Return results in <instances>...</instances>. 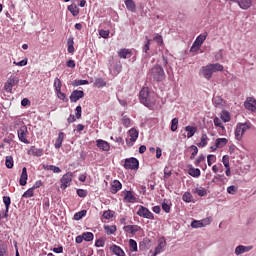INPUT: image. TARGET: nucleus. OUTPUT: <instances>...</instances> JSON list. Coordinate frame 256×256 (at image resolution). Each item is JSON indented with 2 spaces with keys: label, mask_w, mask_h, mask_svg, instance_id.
<instances>
[{
  "label": "nucleus",
  "mask_w": 256,
  "mask_h": 256,
  "mask_svg": "<svg viewBox=\"0 0 256 256\" xmlns=\"http://www.w3.org/2000/svg\"><path fill=\"white\" fill-rule=\"evenodd\" d=\"M150 77L154 81L161 82L165 81V70L163 69V66L156 64L152 67V69L149 72Z\"/></svg>",
  "instance_id": "obj_1"
},
{
  "label": "nucleus",
  "mask_w": 256,
  "mask_h": 256,
  "mask_svg": "<svg viewBox=\"0 0 256 256\" xmlns=\"http://www.w3.org/2000/svg\"><path fill=\"white\" fill-rule=\"evenodd\" d=\"M139 99L140 103L142 105H145V107H152V105H155V100L151 98V95L149 94V89L143 88L139 93Z\"/></svg>",
  "instance_id": "obj_2"
},
{
  "label": "nucleus",
  "mask_w": 256,
  "mask_h": 256,
  "mask_svg": "<svg viewBox=\"0 0 256 256\" xmlns=\"http://www.w3.org/2000/svg\"><path fill=\"white\" fill-rule=\"evenodd\" d=\"M123 70V65L121 64V60L118 58L110 57L109 59V71L112 75H119Z\"/></svg>",
  "instance_id": "obj_3"
},
{
  "label": "nucleus",
  "mask_w": 256,
  "mask_h": 256,
  "mask_svg": "<svg viewBox=\"0 0 256 256\" xmlns=\"http://www.w3.org/2000/svg\"><path fill=\"white\" fill-rule=\"evenodd\" d=\"M205 39H207V32L200 34L196 40L194 41L190 51L194 52V51H199L201 45H203V43H205Z\"/></svg>",
  "instance_id": "obj_4"
},
{
  "label": "nucleus",
  "mask_w": 256,
  "mask_h": 256,
  "mask_svg": "<svg viewBox=\"0 0 256 256\" xmlns=\"http://www.w3.org/2000/svg\"><path fill=\"white\" fill-rule=\"evenodd\" d=\"M124 169L137 171V169H139V160L135 157L125 159Z\"/></svg>",
  "instance_id": "obj_5"
},
{
  "label": "nucleus",
  "mask_w": 256,
  "mask_h": 256,
  "mask_svg": "<svg viewBox=\"0 0 256 256\" xmlns=\"http://www.w3.org/2000/svg\"><path fill=\"white\" fill-rule=\"evenodd\" d=\"M137 215H139V217H143L144 219H155V216L153 215L152 212L149 211V208L144 206L139 207Z\"/></svg>",
  "instance_id": "obj_6"
},
{
  "label": "nucleus",
  "mask_w": 256,
  "mask_h": 256,
  "mask_svg": "<svg viewBox=\"0 0 256 256\" xmlns=\"http://www.w3.org/2000/svg\"><path fill=\"white\" fill-rule=\"evenodd\" d=\"M129 135L130 138L126 139V143L129 147H133V143H135V141H137L139 138V131H137L135 128H132L129 130Z\"/></svg>",
  "instance_id": "obj_7"
},
{
  "label": "nucleus",
  "mask_w": 256,
  "mask_h": 256,
  "mask_svg": "<svg viewBox=\"0 0 256 256\" xmlns=\"http://www.w3.org/2000/svg\"><path fill=\"white\" fill-rule=\"evenodd\" d=\"M71 181H73V173L68 172L64 174L61 178V189H66L71 185Z\"/></svg>",
  "instance_id": "obj_8"
},
{
  "label": "nucleus",
  "mask_w": 256,
  "mask_h": 256,
  "mask_svg": "<svg viewBox=\"0 0 256 256\" xmlns=\"http://www.w3.org/2000/svg\"><path fill=\"white\" fill-rule=\"evenodd\" d=\"M232 3H237L240 9L243 11H247V9H251L253 7V0H231Z\"/></svg>",
  "instance_id": "obj_9"
},
{
  "label": "nucleus",
  "mask_w": 256,
  "mask_h": 256,
  "mask_svg": "<svg viewBox=\"0 0 256 256\" xmlns=\"http://www.w3.org/2000/svg\"><path fill=\"white\" fill-rule=\"evenodd\" d=\"M211 224V218H206L203 220H193L191 222V227L193 229H200L201 227H205L206 225H210Z\"/></svg>",
  "instance_id": "obj_10"
},
{
  "label": "nucleus",
  "mask_w": 256,
  "mask_h": 256,
  "mask_svg": "<svg viewBox=\"0 0 256 256\" xmlns=\"http://www.w3.org/2000/svg\"><path fill=\"white\" fill-rule=\"evenodd\" d=\"M27 133H29V131L27 130V126H22L20 129H18L19 141H21V143L29 145V140H27Z\"/></svg>",
  "instance_id": "obj_11"
},
{
  "label": "nucleus",
  "mask_w": 256,
  "mask_h": 256,
  "mask_svg": "<svg viewBox=\"0 0 256 256\" xmlns=\"http://www.w3.org/2000/svg\"><path fill=\"white\" fill-rule=\"evenodd\" d=\"M244 107L248 109V111H252V113L256 112V99L253 97H248L244 103Z\"/></svg>",
  "instance_id": "obj_12"
},
{
  "label": "nucleus",
  "mask_w": 256,
  "mask_h": 256,
  "mask_svg": "<svg viewBox=\"0 0 256 256\" xmlns=\"http://www.w3.org/2000/svg\"><path fill=\"white\" fill-rule=\"evenodd\" d=\"M85 97V92L83 90H74L70 95L71 103H77L79 99H83Z\"/></svg>",
  "instance_id": "obj_13"
},
{
  "label": "nucleus",
  "mask_w": 256,
  "mask_h": 256,
  "mask_svg": "<svg viewBox=\"0 0 256 256\" xmlns=\"http://www.w3.org/2000/svg\"><path fill=\"white\" fill-rule=\"evenodd\" d=\"M201 75H203V77L205 79H207L209 81V79H211V77H213V70L211 68V66L208 64L207 66H203L200 70Z\"/></svg>",
  "instance_id": "obj_14"
},
{
  "label": "nucleus",
  "mask_w": 256,
  "mask_h": 256,
  "mask_svg": "<svg viewBox=\"0 0 256 256\" xmlns=\"http://www.w3.org/2000/svg\"><path fill=\"white\" fill-rule=\"evenodd\" d=\"M165 247H167V242L165 241V239H160L152 256H156L159 255V253H163L165 251Z\"/></svg>",
  "instance_id": "obj_15"
},
{
  "label": "nucleus",
  "mask_w": 256,
  "mask_h": 256,
  "mask_svg": "<svg viewBox=\"0 0 256 256\" xmlns=\"http://www.w3.org/2000/svg\"><path fill=\"white\" fill-rule=\"evenodd\" d=\"M212 102L216 109H225V100L221 96L213 97Z\"/></svg>",
  "instance_id": "obj_16"
},
{
  "label": "nucleus",
  "mask_w": 256,
  "mask_h": 256,
  "mask_svg": "<svg viewBox=\"0 0 256 256\" xmlns=\"http://www.w3.org/2000/svg\"><path fill=\"white\" fill-rule=\"evenodd\" d=\"M125 233H130V235H135L138 231L141 230V226L138 225H127L123 227Z\"/></svg>",
  "instance_id": "obj_17"
},
{
  "label": "nucleus",
  "mask_w": 256,
  "mask_h": 256,
  "mask_svg": "<svg viewBox=\"0 0 256 256\" xmlns=\"http://www.w3.org/2000/svg\"><path fill=\"white\" fill-rule=\"evenodd\" d=\"M122 188H123V184H121L119 180H114L111 183V193L113 195H115L116 193H119V191H121Z\"/></svg>",
  "instance_id": "obj_18"
},
{
  "label": "nucleus",
  "mask_w": 256,
  "mask_h": 256,
  "mask_svg": "<svg viewBox=\"0 0 256 256\" xmlns=\"http://www.w3.org/2000/svg\"><path fill=\"white\" fill-rule=\"evenodd\" d=\"M96 145H97V148L101 149L102 151H109V149H111V146L109 145V143L102 139L97 140Z\"/></svg>",
  "instance_id": "obj_19"
},
{
  "label": "nucleus",
  "mask_w": 256,
  "mask_h": 256,
  "mask_svg": "<svg viewBox=\"0 0 256 256\" xmlns=\"http://www.w3.org/2000/svg\"><path fill=\"white\" fill-rule=\"evenodd\" d=\"M132 55H133V52L127 48L121 49L118 52V57H120V59H130Z\"/></svg>",
  "instance_id": "obj_20"
},
{
  "label": "nucleus",
  "mask_w": 256,
  "mask_h": 256,
  "mask_svg": "<svg viewBox=\"0 0 256 256\" xmlns=\"http://www.w3.org/2000/svg\"><path fill=\"white\" fill-rule=\"evenodd\" d=\"M28 175H27V168L24 167L22 169V173L19 179V184L21 185V187H25L27 185V179H28Z\"/></svg>",
  "instance_id": "obj_21"
},
{
  "label": "nucleus",
  "mask_w": 256,
  "mask_h": 256,
  "mask_svg": "<svg viewBox=\"0 0 256 256\" xmlns=\"http://www.w3.org/2000/svg\"><path fill=\"white\" fill-rule=\"evenodd\" d=\"M63 141H65V134L63 132H60L58 134L57 139L55 140V144H54L55 149H61L63 145Z\"/></svg>",
  "instance_id": "obj_22"
},
{
  "label": "nucleus",
  "mask_w": 256,
  "mask_h": 256,
  "mask_svg": "<svg viewBox=\"0 0 256 256\" xmlns=\"http://www.w3.org/2000/svg\"><path fill=\"white\" fill-rule=\"evenodd\" d=\"M126 9H128L131 13H135L137 11V5L133 0H125Z\"/></svg>",
  "instance_id": "obj_23"
},
{
  "label": "nucleus",
  "mask_w": 256,
  "mask_h": 256,
  "mask_svg": "<svg viewBox=\"0 0 256 256\" xmlns=\"http://www.w3.org/2000/svg\"><path fill=\"white\" fill-rule=\"evenodd\" d=\"M124 201H126V203H135V201H137V198L133 195L131 191H126L124 195Z\"/></svg>",
  "instance_id": "obj_24"
},
{
  "label": "nucleus",
  "mask_w": 256,
  "mask_h": 256,
  "mask_svg": "<svg viewBox=\"0 0 256 256\" xmlns=\"http://www.w3.org/2000/svg\"><path fill=\"white\" fill-rule=\"evenodd\" d=\"M110 250L117 256H125V251H123L118 245L114 244L110 247Z\"/></svg>",
  "instance_id": "obj_25"
},
{
  "label": "nucleus",
  "mask_w": 256,
  "mask_h": 256,
  "mask_svg": "<svg viewBox=\"0 0 256 256\" xmlns=\"http://www.w3.org/2000/svg\"><path fill=\"white\" fill-rule=\"evenodd\" d=\"M247 251H251V247L239 245L235 249L236 255H243V253H247Z\"/></svg>",
  "instance_id": "obj_26"
},
{
  "label": "nucleus",
  "mask_w": 256,
  "mask_h": 256,
  "mask_svg": "<svg viewBox=\"0 0 256 256\" xmlns=\"http://www.w3.org/2000/svg\"><path fill=\"white\" fill-rule=\"evenodd\" d=\"M185 131H187V138L191 139L197 133V127L194 126H186Z\"/></svg>",
  "instance_id": "obj_27"
},
{
  "label": "nucleus",
  "mask_w": 256,
  "mask_h": 256,
  "mask_svg": "<svg viewBox=\"0 0 256 256\" xmlns=\"http://www.w3.org/2000/svg\"><path fill=\"white\" fill-rule=\"evenodd\" d=\"M29 153H31L35 157H41L43 155V150L32 146L29 150Z\"/></svg>",
  "instance_id": "obj_28"
},
{
  "label": "nucleus",
  "mask_w": 256,
  "mask_h": 256,
  "mask_svg": "<svg viewBox=\"0 0 256 256\" xmlns=\"http://www.w3.org/2000/svg\"><path fill=\"white\" fill-rule=\"evenodd\" d=\"M45 171H53V173H61V168L54 165H44Z\"/></svg>",
  "instance_id": "obj_29"
},
{
  "label": "nucleus",
  "mask_w": 256,
  "mask_h": 256,
  "mask_svg": "<svg viewBox=\"0 0 256 256\" xmlns=\"http://www.w3.org/2000/svg\"><path fill=\"white\" fill-rule=\"evenodd\" d=\"M235 138L237 141H241V139H243V131L241 130V126L239 124H237L235 129Z\"/></svg>",
  "instance_id": "obj_30"
},
{
  "label": "nucleus",
  "mask_w": 256,
  "mask_h": 256,
  "mask_svg": "<svg viewBox=\"0 0 256 256\" xmlns=\"http://www.w3.org/2000/svg\"><path fill=\"white\" fill-rule=\"evenodd\" d=\"M68 11H70L73 17H77V15H79V8L75 4L69 5Z\"/></svg>",
  "instance_id": "obj_31"
},
{
  "label": "nucleus",
  "mask_w": 256,
  "mask_h": 256,
  "mask_svg": "<svg viewBox=\"0 0 256 256\" xmlns=\"http://www.w3.org/2000/svg\"><path fill=\"white\" fill-rule=\"evenodd\" d=\"M229 140H227V138H218L216 139V147L221 148V147H225V145H227Z\"/></svg>",
  "instance_id": "obj_32"
},
{
  "label": "nucleus",
  "mask_w": 256,
  "mask_h": 256,
  "mask_svg": "<svg viewBox=\"0 0 256 256\" xmlns=\"http://www.w3.org/2000/svg\"><path fill=\"white\" fill-rule=\"evenodd\" d=\"M208 140H209V137H207V134H202L200 138V142L197 144L198 147H207Z\"/></svg>",
  "instance_id": "obj_33"
},
{
  "label": "nucleus",
  "mask_w": 256,
  "mask_h": 256,
  "mask_svg": "<svg viewBox=\"0 0 256 256\" xmlns=\"http://www.w3.org/2000/svg\"><path fill=\"white\" fill-rule=\"evenodd\" d=\"M189 175L191 177H201V170L199 168H190L189 169Z\"/></svg>",
  "instance_id": "obj_34"
},
{
  "label": "nucleus",
  "mask_w": 256,
  "mask_h": 256,
  "mask_svg": "<svg viewBox=\"0 0 256 256\" xmlns=\"http://www.w3.org/2000/svg\"><path fill=\"white\" fill-rule=\"evenodd\" d=\"M121 122L124 127H131V118L127 117L125 114H122Z\"/></svg>",
  "instance_id": "obj_35"
},
{
  "label": "nucleus",
  "mask_w": 256,
  "mask_h": 256,
  "mask_svg": "<svg viewBox=\"0 0 256 256\" xmlns=\"http://www.w3.org/2000/svg\"><path fill=\"white\" fill-rule=\"evenodd\" d=\"M221 119L224 121V123H229L231 121V116L227 110L222 111Z\"/></svg>",
  "instance_id": "obj_36"
},
{
  "label": "nucleus",
  "mask_w": 256,
  "mask_h": 256,
  "mask_svg": "<svg viewBox=\"0 0 256 256\" xmlns=\"http://www.w3.org/2000/svg\"><path fill=\"white\" fill-rule=\"evenodd\" d=\"M85 215H87V210H81L74 214V220L81 221V218L85 217Z\"/></svg>",
  "instance_id": "obj_37"
},
{
  "label": "nucleus",
  "mask_w": 256,
  "mask_h": 256,
  "mask_svg": "<svg viewBox=\"0 0 256 256\" xmlns=\"http://www.w3.org/2000/svg\"><path fill=\"white\" fill-rule=\"evenodd\" d=\"M238 125L240 126L243 135H245V132L248 131V129H251V123L249 122L239 123Z\"/></svg>",
  "instance_id": "obj_38"
},
{
  "label": "nucleus",
  "mask_w": 256,
  "mask_h": 256,
  "mask_svg": "<svg viewBox=\"0 0 256 256\" xmlns=\"http://www.w3.org/2000/svg\"><path fill=\"white\" fill-rule=\"evenodd\" d=\"M210 68L212 69L213 73H217V71H223V65L216 63V64H209Z\"/></svg>",
  "instance_id": "obj_39"
},
{
  "label": "nucleus",
  "mask_w": 256,
  "mask_h": 256,
  "mask_svg": "<svg viewBox=\"0 0 256 256\" xmlns=\"http://www.w3.org/2000/svg\"><path fill=\"white\" fill-rule=\"evenodd\" d=\"M5 165L7 169H13V156H6Z\"/></svg>",
  "instance_id": "obj_40"
},
{
  "label": "nucleus",
  "mask_w": 256,
  "mask_h": 256,
  "mask_svg": "<svg viewBox=\"0 0 256 256\" xmlns=\"http://www.w3.org/2000/svg\"><path fill=\"white\" fill-rule=\"evenodd\" d=\"M107 235H113V233H115V231H117V226L112 225V226H105L104 227Z\"/></svg>",
  "instance_id": "obj_41"
},
{
  "label": "nucleus",
  "mask_w": 256,
  "mask_h": 256,
  "mask_svg": "<svg viewBox=\"0 0 256 256\" xmlns=\"http://www.w3.org/2000/svg\"><path fill=\"white\" fill-rule=\"evenodd\" d=\"M182 199L185 201V203H191L193 201V195H191L189 192H185Z\"/></svg>",
  "instance_id": "obj_42"
},
{
  "label": "nucleus",
  "mask_w": 256,
  "mask_h": 256,
  "mask_svg": "<svg viewBox=\"0 0 256 256\" xmlns=\"http://www.w3.org/2000/svg\"><path fill=\"white\" fill-rule=\"evenodd\" d=\"M179 125V118H173L172 121H171V131L175 132L177 131V127Z\"/></svg>",
  "instance_id": "obj_43"
},
{
  "label": "nucleus",
  "mask_w": 256,
  "mask_h": 256,
  "mask_svg": "<svg viewBox=\"0 0 256 256\" xmlns=\"http://www.w3.org/2000/svg\"><path fill=\"white\" fill-rule=\"evenodd\" d=\"M82 237L84 238V241H88V242L93 241V239H94V235L92 232H84L82 234Z\"/></svg>",
  "instance_id": "obj_44"
},
{
  "label": "nucleus",
  "mask_w": 256,
  "mask_h": 256,
  "mask_svg": "<svg viewBox=\"0 0 256 256\" xmlns=\"http://www.w3.org/2000/svg\"><path fill=\"white\" fill-rule=\"evenodd\" d=\"M194 193H196V195H198L199 197H205V195H207V190H205V188H202V189L196 188L194 190Z\"/></svg>",
  "instance_id": "obj_45"
},
{
  "label": "nucleus",
  "mask_w": 256,
  "mask_h": 256,
  "mask_svg": "<svg viewBox=\"0 0 256 256\" xmlns=\"http://www.w3.org/2000/svg\"><path fill=\"white\" fill-rule=\"evenodd\" d=\"M61 87H63V84L61 83V80L59 78H55V80H54L55 91H60Z\"/></svg>",
  "instance_id": "obj_46"
},
{
  "label": "nucleus",
  "mask_w": 256,
  "mask_h": 256,
  "mask_svg": "<svg viewBox=\"0 0 256 256\" xmlns=\"http://www.w3.org/2000/svg\"><path fill=\"white\" fill-rule=\"evenodd\" d=\"M214 179H216L217 181H220V183H227V177H225V175L223 174H217L214 176Z\"/></svg>",
  "instance_id": "obj_47"
},
{
  "label": "nucleus",
  "mask_w": 256,
  "mask_h": 256,
  "mask_svg": "<svg viewBox=\"0 0 256 256\" xmlns=\"http://www.w3.org/2000/svg\"><path fill=\"white\" fill-rule=\"evenodd\" d=\"M217 160V158L215 157V155L213 154H209L207 156V163H208V166L211 167L213 165V163H215V161Z\"/></svg>",
  "instance_id": "obj_48"
},
{
  "label": "nucleus",
  "mask_w": 256,
  "mask_h": 256,
  "mask_svg": "<svg viewBox=\"0 0 256 256\" xmlns=\"http://www.w3.org/2000/svg\"><path fill=\"white\" fill-rule=\"evenodd\" d=\"M7 83H9L12 87H15V85H17L19 83V78H16L14 76H11Z\"/></svg>",
  "instance_id": "obj_49"
},
{
  "label": "nucleus",
  "mask_w": 256,
  "mask_h": 256,
  "mask_svg": "<svg viewBox=\"0 0 256 256\" xmlns=\"http://www.w3.org/2000/svg\"><path fill=\"white\" fill-rule=\"evenodd\" d=\"M33 191H34L33 188H29L26 192H24L22 197H24L25 199H29V198L33 197V195H34Z\"/></svg>",
  "instance_id": "obj_50"
},
{
  "label": "nucleus",
  "mask_w": 256,
  "mask_h": 256,
  "mask_svg": "<svg viewBox=\"0 0 256 256\" xmlns=\"http://www.w3.org/2000/svg\"><path fill=\"white\" fill-rule=\"evenodd\" d=\"M130 251H137V241L134 239L129 240Z\"/></svg>",
  "instance_id": "obj_51"
},
{
  "label": "nucleus",
  "mask_w": 256,
  "mask_h": 256,
  "mask_svg": "<svg viewBox=\"0 0 256 256\" xmlns=\"http://www.w3.org/2000/svg\"><path fill=\"white\" fill-rule=\"evenodd\" d=\"M237 191H238V188L235 185L229 186L227 188V193H229V195H235Z\"/></svg>",
  "instance_id": "obj_52"
},
{
  "label": "nucleus",
  "mask_w": 256,
  "mask_h": 256,
  "mask_svg": "<svg viewBox=\"0 0 256 256\" xmlns=\"http://www.w3.org/2000/svg\"><path fill=\"white\" fill-rule=\"evenodd\" d=\"M73 85L75 87H79L80 85H89V81L88 80H75L73 82Z\"/></svg>",
  "instance_id": "obj_53"
},
{
  "label": "nucleus",
  "mask_w": 256,
  "mask_h": 256,
  "mask_svg": "<svg viewBox=\"0 0 256 256\" xmlns=\"http://www.w3.org/2000/svg\"><path fill=\"white\" fill-rule=\"evenodd\" d=\"M3 203L6 207V209H9V207L11 206V197L9 196H4L3 197Z\"/></svg>",
  "instance_id": "obj_54"
},
{
  "label": "nucleus",
  "mask_w": 256,
  "mask_h": 256,
  "mask_svg": "<svg viewBox=\"0 0 256 256\" xmlns=\"http://www.w3.org/2000/svg\"><path fill=\"white\" fill-rule=\"evenodd\" d=\"M95 85L96 87H105L107 83L103 81V78H98L95 80Z\"/></svg>",
  "instance_id": "obj_55"
},
{
  "label": "nucleus",
  "mask_w": 256,
  "mask_h": 256,
  "mask_svg": "<svg viewBox=\"0 0 256 256\" xmlns=\"http://www.w3.org/2000/svg\"><path fill=\"white\" fill-rule=\"evenodd\" d=\"M214 125L215 127H220L221 129H225V126H223V123L221 122V119H219V117L214 118Z\"/></svg>",
  "instance_id": "obj_56"
},
{
  "label": "nucleus",
  "mask_w": 256,
  "mask_h": 256,
  "mask_svg": "<svg viewBox=\"0 0 256 256\" xmlns=\"http://www.w3.org/2000/svg\"><path fill=\"white\" fill-rule=\"evenodd\" d=\"M109 30H100L99 31V35L100 37H102L103 39H109Z\"/></svg>",
  "instance_id": "obj_57"
},
{
  "label": "nucleus",
  "mask_w": 256,
  "mask_h": 256,
  "mask_svg": "<svg viewBox=\"0 0 256 256\" xmlns=\"http://www.w3.org/2000/svg\"><path fill=\"white\" fill-rule=\"evenodd\" d=\"M222 163L226 169H229V155H224L222 158Z\"/></svg>",
  "instance_id": "obj_58"
},
{
  "label": "nucleus",
  "mask_w": 256,
  "mask_h": 256,
  "mask_svg": "<svg viewBox=\"0 0 256 256\" xmlns=\"http://www.w3.org/2000/svg\"><path fill=\"white\" fill-rule=\"evenodd\" d=\"M113 213L114 212L112 210L104 211V213H103L104 219H112Z\"/></svg>",
  "instance_id": "obj_59"
},
{
  "label": "nucleus",
  "mask_w": 256,
  "mask_h": 256,
  "mask_svg": "<svg viewBox=\"0 0 256 256\" xmlns=\"http://www.w3.org/2000/svg\"><path fill=\"white\" fill-rule=\"evenodd\" d=\"M151 45V40H147V42L142 47L143 53H148Z\"/></svg>",
  "instance_id": "obj_60"
},
{
  "label": "nucleus",
  "mask_w": 256,
  "mask_h": 256,
  "mask_svg": "<svg viewBox=\"0 0 256 256\" xmlns=\"http://www.w3.org/2000/svg\"><path fill=\"white\" fill-rule=\"evenodd\" d=\"M56 94L58 99H61V101H65L67 99V95L65 93L61 92V90H56Z\"/></svg>",
  "instance_id": "obj_61"
},
{
  "label": "nucleus",
  "mask_w": 256,
  "mask_h": 256,
  "mask_svg": "<svg viewBox=\"0 0 256 256\" xmlns=\"http://www.w3.org/2000/svg\"><path fill=\"white\" fill-rule=\"evenodd\" d=\"M13 63H14V65H17V67H25L28 63V60H27V58H25L20 62H15L14 61Z\"/></svg>",
  "instance_id": "obj_62"
},
{
  "label": "nucleus",
  "mask_w": 256,
  "mask_h": 256,
  "mask_svg": "<svg viewBox=\"0 0 256 256\" xmlns=\"http://www.w3.org/2000/svg\"><path fill=\"white\" fill-rule=\"evenodd\" d=\"M95 247H105V240L103 238L96 240Z\"/></svg>",
  "instance_id": "obj_63"
},
{
  "label": "nucleus",
  "mask_w": 256,
  "mask_h": 256,
  "mask_svg": "<svg viewBox=\"0 0 256 256\" xmlns=\"http://www.w3.org/2000/svg\"><path fill=\"white\" fill-rule=\"evenodd\" d=\"M77 195H78V197L84 198V197H87V192H86V190L78 189L77 190Z\"/></svg>",
  "instance_id": "obj_64"
}]
</instances>
